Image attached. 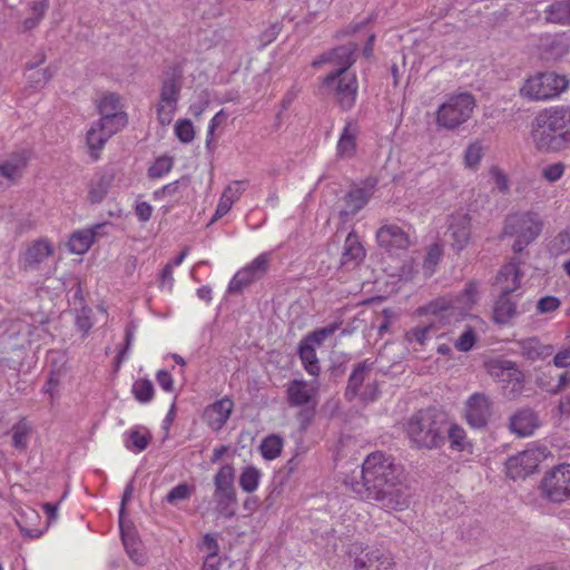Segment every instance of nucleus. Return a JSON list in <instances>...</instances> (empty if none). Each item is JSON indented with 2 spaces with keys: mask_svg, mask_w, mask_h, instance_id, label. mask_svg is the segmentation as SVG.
<instances>
[{
  "mask_svg": "<svg viewBox=\"0 0 570 570\" xmlns=\"http://www.w3.org/2000/svg\"><path fill=\"white\" fill-rule=\"evenodd\" d=\"M445 434L450 441V448L454 451L462 452L471 446L464 429L455 422H449L446 419Z\"/></svg>",
  "mask_w": 570,
  "mask_h": 570,
  "instance_id": "nucleus-38",
  "label": "nucleus"
},
{
  "mask_svg": "<svg viewBox=\"0 0 570 570\" xmlns=\"http://www.w3.org/2000/svg\"><path fill=\"white\" fill-rule=\"evenodd\" d=\"M449 233L452 239V246L456 250L466 247L471 236V218L468 213L458 210L449 218Z\"/></svg>",
  "mask_w": 570,
  "mask_h": 570,
  "instance_id": "nucleus-22",
  "label": "nucleus"
},
{
  "mask_svg": "<svg viewBox=\"0 0 570 570\" xmlns=\"http://www.w3.org/2000/svg\"><path fill=\"white\" fill-rule=\"evenodd\" d=\"M337 330L336 325L326 326L314 331L307 335L299 344L298 355L305 371L317 376L320 373V364L316 356V348L330 336H332Z\"/></svg>",
  "mask_w": 570,
  "mask_h": 570,
  "instance_id": "nucleus-14",
  "label": "nucleus"
},
{
  "mask_svg": "<svg viewBox=\"0 0 570 570\" xmlns=\"http://www.w3.org/2000/svg\"><path fill=\"white\" fill-rule=\"evenodd\" d=\"M443 249L440 244H432L429 247L426 257L423 263V269L426 276H431L434 273L435 266L441 261Z\"/></svg>",
  "mask_w": 570,
  "mask_h": 570,
  "instance_id": "nucleus-48",
  "label": "nucleus"
},
{
  "mask_svg": "<svg viewBox=\"0 0 570 570\" xmlns=\"http://www.w3.org/2000/svg\"><path fill=\"white\" fill-rule=\"evenodd\" d=\"M92 325V311L90 307L85 306L77 311L76 326L80 332L85 335L88 334Z\"/></svg>",
  "mask_w": 570,
  "mask_h": 570,
  "instance_id": "nucleus-53",
  "label": "nucleus"
},
{
  "mask_svg": "<svg viewBox=\"0 0 570 570\" xmlns=\"http://www.w3.org/2000/svg\"><path fill=\"white\" fill-rule=\"evenodd\" d=\"M173 267L174 266L171 264L165 265L160 275L161 286H167L168 291H171L174 285Z\"/></svg>",
  "mask_w": 570,
  "mask_h": 570,
  "instance_id": "nucleus-64",
  "label": "nucleus"
},
{
  "mask_svg": "<svg viewBox=\"0 0 570 570\" xmlns=\"http://www.w3.org/2000/svg\"><path fill=\"white\" fill-rule=\"evenodd\" d=\"M115 177L116 174L112 168L104 169L94 176L88 190V199L91 204H99L106 198Z\"/></svg>",
  "mask_w": 570,
  "mask_h": 570,
  "instance_id": "nucleus-28",
  "label": "nucleus"
},
{
  "mask_svg": "<svg viewBox=\"0 0 570 570\" xmlns=\"http://www.w3.org/2000/svg\"><path fill=\"white\" fill-rule=\"evenodd\" d=\"M203 548H205L208 551L204 560H210L212 562L222 561V559L218 556L219 544L216 534L206 533L203 539Z\"/></svg>",
  "mask_w": 570,
  "mask_h": 570,
  "instance_id": "nucleus-51",
  "label": "nucleus"
},
{
  "mask_svg": "<svg viewBox=\"0 0 570 570\" xmlns=\"http://www.w3.org/2000/svg\"><path fill=\"white\" fill-rule=\"evenodd\" d=\"M521 353L529 360H546L553 353V346L542 344L537 337H529L519 342Z\"/></svg>",
  "mask_w": 570,
  "mask_h": 570,
  "instance_id": "nucleus-32",
  "label": "nucleus"
},
{
  "mask_svg": "<svg viewBox=\"0 0 570 570\" xmlns=\"http://www.w3.org/2000/svg\"><path fill=\"white\" fill-rule=\"evenodd\" d=\"M544 18L549 22L570 24V0H558L544 9Z\"/></svg>",
  "mask_w": 570,
  "mask_h": 570,
  "instance_id": "nucleus-36",
  "label": "nucleus"
},
{
  "mask_svg": "<svg viewBox=\"0 0 570 570\" xmlns=\"http://www.w3.org/2000/svg\"><path fill=\"white\" fill-rule=\"evenodd\" d=\"M564 173V166L561 163H554L549 166H547L542 175L543 177L549 181H557L559 180Z\"/></svg>",
  "mask_w": 570,
  "mask_h": 570,
  "instance_id": "nucleus-59",
  "label": "nucleus"
},
{
  "mask_svg": "<svg viewBox=\"0 0 570 570\" xmlns=\"http://www.w3.org/2000/svg\"><path fill=\"white\" fill-rule=\"evenodd\" d=\"M348 556L353 570H395L394 558L381 548L354 543L350 548Z\"/></svg>",
  "mask_w": 570,
  "mask_h": 570,
  "instance_id": "nucleus-10",
  "label": "nucleus"
},
{
  "mask_svg": "<svg viewBox=\"0 0 570 570\" xmlns=\"http://www.w3.org/2000/svg\"><path fill=\"white\" fill-rule=\"evenodd\" d=\"M184 69L174 63L163 71L160 77L159 100L155 106L157 120L161 126H168L178 108L183 88Z\"/></svg>",
  "mask_w": 570,
  "mask_h": 570,
  "instance_id": "nucleus-5",
  "label": "nucleus"
},
{
  "mask_svg": "<svg viewBox=\"0 0 570 570\" xmlns=\"http://www.w3.org/2000/svg\"><path fill=\"white\" fill-rule=\"evenodd\" d=\"M553 364L557 367L570 366V347L559 351L553 358Z\"/></svg>",
  "mask_w": 570,
  "mask_h": 570,
  "instance_id": "nucleus-62",
  "label": "nucleus"
},
{
  "mask_svg": "<svg viewBox=\"0 0 570 570\" xmlns=\"http://www.w3.org/2000/svg\"><path fill=\"white\" fill-rule=\"evenodd\" d=\"M49 8V0H40L37 2H33L31 6L32 17H36L38 21H41V19L45 17L46 11Z\"/></svg>",
  "mask_w": 570,
  "mask_h": 570,
  "instance_id": "nucleus-63",
  "label": "nucleus"
},
{
  "mask_svg": "<svg viewBox=\"0 0 570 570\" xmlns=\"http://www.w3.org/2000/svg\"><path fill=\"white\" fill-rule=\"evenodd\" d=\"M544 117L543 126L552 129L559 138L561 145L564 147L570 142V107H552L543 110Z\"/></svg>",
  "mask_w": 570,
  "mask_h": 570,
  "instance_id": "nucleus-20",
  "label": "nucleus"
},
{
  "mask_svg": "<svg viewBox=\"0 0 570 570\" xmlns=\"http://www.w3.org/2000/svg\"><path fill=\"white\" fill-rule=\"evenodd\" d=\"M191 494L190 487L186 483H180L174 487L166 495V501L170 504H176L179 501L189 499Z\"/></svg>",
  "mask_w": 570,
  "mask_h": 570,
  "instance_id": "nucleus-54",
  "label": "nucleus"
},
{
  "mask_svg": "<svg viewBox=\"0 0 570 570\" xmlns=\"http://www.w3.org/2000/svg\"><path fill=\"white\" fill-rule=\"evenodd\" d=\"M358 126L354 121L346 122L340 139L337 141V156L341 158H351L356 151V138L358 135Z\"/></svg>",
  "mask_w": 570,
  "mask_h": 570,
  "instance_id": "nucleus-30",
  "label": "nucleus"
},
{
  "mask_svg": "<svg viewBox=\"0 0 570 570\" xmlns=\"http://www.w3.org/2000/svg\"><path fill=\"white\" fill-rule=\"evenodd\" d=\"M283 449V439L278 435L271 434L266 436L261 445V454L266 460H274L277 458Z\"/></svg>",
  "mask_w": 570,
  "mask_h": 570,
  "instance_id": "nucleus-43",
  "label": "nucleus"
},
{
  "mask_svg": "<svg viewBox=\"0 0 570 570\" xmlns=\"http://www.w3.org/2000/svg\"><path fill=\"white\" fill-rule=\"evenodd\" d=\"M375 179H367L362 185L353 187L344 197L345 206L341 209L340 216L345 223L350 217L361 210L374 194Z\"/></svg>",
  "mask_w": 570,
  "mask_h": 570,
  "instance_id": "nucleus-16",
  "label": "nucleus"
},
{
  "mask_svg": "<svg viewBox=\"0 0 570 570\" xmlns=\"http://www.w3.org/2000/svg\"><path fill=\"white\" fill-rule=\"evenodd\" d=\"M317 391L315 380L311 382L293 381L287 389L291 401L295 404H308L313 402Z\"/></svg>",
  "mask_w": 570,
  "mask_h": 570,
  "instance_id": "nucleus-31",
  "label": "nucleus"
},
{
  "mask_svg": "<svg viewBox=\"0 0 570 570\" xmlns=\"http://www.w3.org/2000/svg\"><path fill=\"white\" fill-rule=\"evenodd\" d=\"M518 314L517 303L509 296L500 294L493 309V320L499 324H507Z\"/></svg>",
  "mask_w": 570,
  "mask_h": 570,
  "instance_id": "nucleus-35",
  "label": "nucleus"
},
{
  "mask_svg": "<svg viewBox=\"0 0 570 570\" xmlns=\"http://www.w3.org/2000/svg\"><path fill=\"white\" fill-rule=\"evenodd\" d=\"M481 298L478 283L471 282L456 295L440 296L417 309L419 315H431L443 326H453L470 316Z\"/></svg>",
  "mask_w": 570,
  "mask_h": 570,
  "instance_id": "nucleus-2",
  "label": "nucleus"
},
{
  "mask_svg": "<svg viewBox=\"0 0 570 570\" xmlns=\"http://www.w3.org/2000/svg\"><path fill=\"white\" fill-rule=\"evenodd\" d=\"M226 119V115L224 110H219L209 121L208 130L206 135V148H212V142L214 140V132L216 128Z\"/></svg>",
  "mask_w": 570,
  "mask_h": 570,
  "instance_id": "nucleus-58",
  "label": "nucleus"
},
{
  "mask_svg": "<svg viewBox=\"0 0 570 570\" xmlns=\"http://www.w3.org/2000/svg\"><path fill=\"white\" fill-rule=\"evenodd\" d=\"M365 257V249L362 246L357 235L354 232L348 233L345 244L344 250L342 255V263L358 265Z\"/></svg>",
  "mask_w": 570,
  "mask_h": 570,
  "instance_id": "nucleus-33",
  "label": "nucleus"
},
{
  "mask_svg": "<svg viewBox=\"0 0 570 570\" xmlns=\"http://www.w3.org/2000/svg\"><path fill=\"white\" fill-rule=\"evenodd\" d=\"M478 341V335L475 332V327L468 324L464 326L461 335L454 340V347L460 352H469L471 351Z\"/></svg>",
  "mask_w": 570,
  "mask_h": 570,
  "instance_id": "nucleus-44",
  "label": "nucleus"
},
{
  "mask_svg": "<svg viewBox=\"0 0 570 570\" xmlns=\"http://www.w3.org/2000/svg\"><path fill=\"white\" fill-rule=\"evenodd\" d=\"M119 130V126H111L100 120L91 125L86 134V144L89 149V155L94 161L99 159L100 151L108 139Z\"/></svg>",
  "mask_w": 570,
  "mask_h": 570,
  "instance_id": "nucleus-21",
  "label": "nucleus"
},
{
  "mask_svg": "<svg viewBox=\"0 0 570 570\" xmlns=\"http://www.w3.org/2000/svg\"><path fill=\"white\" fill-rule=\"evenodd\" d=\"M235 470L230 464L223 465L214 476V501L216 511L225 519L236 514L237 498L234 487Z\"/></svg>",
  "mask_w": 570,
  "mask_h": 570,
  "instance_id": "nucleus-9",
  "label": "nucleus"
},
{
  "mask_svg": "<svg viewBox=\"0 0 570 570\" xmlns=\"http://www.w3.org/2000/svg\"><path fill=\"white\" fill-rule=\"evenodd\" d=\"M522 277L523 273L520 268V264L515 261H510L499 271L495 285L500 294L510 295L520 288Z\"/></svg>",
  "mask_w": 570,
  "mask_h": 570,
  "instance_id": "nucleus-24",
  "label": "nucleus"
},
{
  "mask_svg": "<svg viewBox=\"0 0 570 570\" xmlns=\"http://www.w3.org/2000/svg\"><path fill=\"white\" fill-rule=\"evenodd\" d=\"M94 240V230H78L71 235L68 246L71 253L83 254L90 248Z\"/></svg>",
  "mask_w": 570,
  "mask_h": 570,
  "instance_id": "nucleus-40",
  "label": "nucleus"
},
{
  "mask_svg": "<svg viewBox=\"0 0 570 570\" xmlns=\"http://www.w3.org/2000/svg\"><path fill=\"white\" fill-rule=\"evenodd\" d=\"M233 409L234 402L229 397H223L205 409L204 421L212 430L219 431L228 421Z\"/></svg>",
  "mask_w": 570,
  "mask_h": 570,
  "instance_id": "nucleus-26",
  "label": "nucleus"
},
{
  "mask_svg": "<svg viewBox=\"0 0 570 570\" xmlns=\"http://www.w3.org/2000/svg\"><path fill=\"white\" fill-rule=\"evenodd\" d=\"M543 220L535 212H518L505 218L503 235L513 237L512 245L514 253H521L527 246L534 242L541 234Z\"/></svg>",
  "mask_w": 570,
  "mask_h": 570,
  "instance_id": "nucleus-6",
  "label": "nucleus"
},
{
  "mask_svg": "<svg viewBox=\"0 0 570 570\" xmlns=\"http://www.w3.org/2000/svg\"><path fill=\"white\" fill-rule=\"evenodd\" d=\"M362 482L352 490L385 511H404L411 503V490L403 466L381 451L368 454L362 464Z\"/></svg>",
  "mask_w": 570,
  "mask_h": 570,
  "instance_id": "nucleus-1",
  "label": "nucleus"
},
{
  "mask_svg": "<svg viewBox=\"0 0 570 570\" xmlns=\"http://www.w3.org/2000/svg\"><path fill=\"white\" fill-rule=\"evenodd\" d=\"M425 316L428 317L429 323L420 324L406 332L405 338L410 344L423 346L432 337V331L435 327H444L439 322L434 321L431 315Z\"/></svg>",
  "mask_w": 570,
  "mask_h": 570,
  "instance_id": "nucleus-34",
  "label": "nucleus"
},
{
  "mask_svg": "<svg viewBox=\"0 0 570 570\" xmlns=\"http://www.w3.org/2000/svg\"><path fill=\"white\" fill-rule=\"evenodd\" d=\"M119 109L120 100L116 94L104 96L98 105L99 120L111 126H119V129L124 128L127 124V115Z\"/></svg>",
  "mask_w": 570,
  "mask_h": 570,
  "instance_id": "nucleus-25",
  "label": "nucleus"
},
{
  "mask_svg": "<svg viewBox=\"0 0 570 570\" xmlns=\"http://www.w3.org/2000/svg\"><path fill=\"white\" fill-rule=\"evenodd\" d=\"M550 250L554 255H561L570 252V234L568 232L559 233L551 242Z\"/></svg>",
  "mask_w": 570,
  "mask_h": 570,
  "instance_id": "nucleus-52",
  "label": "nucleus"
},
{
  "mask_svg": "<svg viewBox=\"0 0 570 570\" xmlns=\"http://www.w3.org/2000/svg\"><path fill=\"white\" fill-rule=\"evenodd\" d=\"M373 364V362L366 360L358 363L353 370L346 389V395L350 399L358 396L363 402L376 400L379 389Z\"/></svg>",
  "mask_w": 570,
  "mask_h": 570,
  "instance_id": "nucleus-11",
  "label": "nucleus"
},
{
  "mask_svg": "<svg viewBox=\"0 0 570 570\" xmlns=\"http://www.w3.org/2000/svg\"><path fill=\"white\" fill-rule=\"evenodd\" d=\"M548 453L544 446H533L510 456L505 463L508 476L517 480L533 473Z\"/></svg>",
  "mask_w": 570,
  "mask_h": 570,
  "instance_id": "nucleus-12",
  "label": "nucleus"
},
{
  "mask_svg": "<svg viewBox=\"0 0 570 570\" xmlns=\"http://www.w3.org/2000/svg\"><path fill=\"white\" fill-rule=\"evenodd\" d=\"M544 120L541 112L534 118L531 127L532 142L540 150H560L563 146L560 142L559 136L552 131V129L548 128V126H543Z\"/></svg>",
  "mask_w": 570,
  "mask_h": 570,
  "instance_id": "nucleus-23",
  "label": "nucleus"
},
{
  "mask_svg": "<svg viewBox=\"0 0 570 570\" xmlns=\"http://www.w3.org/2000/svg\"><path fill=\"white\" fill-rule=\"evenodd\" d=\"M53 252L55 249L48 239L40 238L33 242L23 254V268L37 269L42 262L53 255Z\"/></svg>",
  "mask_w": 570,
  "mask_h": 570,
  "instance_id": "nucleus-27",
  "label": "nucleus"
},
{
  "mask_svg": "<svg viewBox=\"0 0 570 570\" xmlns=\"http://www.w3.org/2000/svg\"><path fill=\"white\" fill-rule=\"evenodd\" d=\"M30 433L31 426L26 420H20L11 429L12 445L19 451H24L28 446Z\"/></svg>",
  "mask_w": 570,
  "mask_h": 570,
  "instance_id": "nucleus-42",
  "label": "nucleus"
},
{
  "mask_svg": "<svg viewBox=\"0 0 570 570\" xmlns=\"http://www.w3.org/2000/svg\"><path fill=\"white\" fill-rule=\"evenodd\" d=\"M24 163L20 159L6 160L0 164V176L13 183L22 175Z\"/></svg>",
  "mask_w": 570,
  "mask_h": 570,
  "instance_id": "nucleus-47",
  "label": "nucleus"
},
{
  "mask_svg": "<svg viewBox=\"0 0 570 570\" xmlns=\"http://www.w3.org/2000/svg\"><path fill=\"white\" fill-rule=\"evenodd\" d=\"M261 479V472L255 466H246L239 475V485L240 488L247 492H254Z\"/></svg>",
  "mask_w": 570,
  "mask_h": 570,
  "instance_id": "nucleus-45",
  "label": "nucleus"
},
{
  "mask_svg": "<svg viewBox=\"0 0 570 570\" xmlns=\"http://www.w3.org/2000/svg\"><path fill=\"white\" fill-rule=\"evenodd\" d=\"M475 106V99L470 92L452 94L439 106L435 122L440 128L454 130L472 117Z\"/></svg>",
  "mask_w": 570,
  "mask_h": 570,
  "instance_id": "nucleus-7",
  "label": "nucleus"
},
{
  "mask_svg": "<svg viewBox=\"0 0 570 570\" xmlns=\"http://www.w3.org/2000/svg\"><path fill=\"white\" fill-rule=\"evenodd\" d=\"M322 61L334 63L337 68L324 80V86L328 88L344 109L354 106L357 96L356 75L348 70L354 63L353 49L350 47H338L324 56Z\"/></svg>",
  "mask_w": 570,
  "mask_h": 570,
  "instance_id": "nucleus-3",
  "label": "nucleus"
},
{
  "mask_svg": "<svg viewBox=\"0 0 570 570\" xmlns=\"http://www.w3.org/2000/svg\"><path fill=\"white\" fill-rule=\"evenodd\" d=\"M175 135L183 144H189L195 138V129L191 120L179 119L175 125Z\"/></svg>",
  "mask_w": 570,
  "mask_h": 570,
  "instance_id": "nucleus-49",
  "label": "nucleus"
},
{
  "mask_svg": "<svg viewBox=\"0 0 570 570\" xmlns=\"http://www.w3.org/2000/svg\"><path fill=\"white\" fill-rule=\"evenodd\" d=\"M484 155L482 141L474 140L470 142L463 153V164L465 168L476 170Z\"/></svg>",
  "mask_w": 570,
  "mask_h": 570,
  "instance_id": "nucleus-41",
  "label": "nucleus"
},
{
  "mask_svg": "<svg viewBox=\"0 0 570 570\" xmlns=\"http://www.w3.org/2000/svg\"><path fill=\"white\" fill-rule=\"evenodd\" d=\"M229 191H232V186H228L225 189V191L218 203V206L216 208V213H215L213 219H218L229 212V209L234 203V197L229 196Z\"/></svg>",
  "mask_w": 570,
  "mask_h": 570,
  "instance_id": "nucleus-56",
  "label": "nucleus"
},
{
  "mask_svg": "<svg viewBox=\"0 0 570 570\" xmlns=\"http://www.w3.org/2000/svg\"><path fill=\"white\" fill-rule=\"evenodd\" d=\"M568 86L569 80L563 75L552 71L538 72L524 80L520 95L533 101L550 100L563 92Z\"/></svg>",
  "mask_w": 570,
  "mask_h": 570,
  "instance_id": "nucleus-8",
  "label": "nucleus"
},
{
  "mask_svg": "<svg viewBox=\"0 0 570 570\" xmlns=\"http://www.w3.org/2000/svg\"><path fill=\"white\" fill-rule=\"evenodd\" d=\"M173 168V159L170 157H159L156 161L149 167L148 176L150 178H160L167 173H169Z\"/></svg>",
  "mask_w": 570,
  "mask_h": 570,
  "instance_id": "nucleus-50",
  "label": "nucleus"
},
{
  "mask_svg": "<svg viewBox=\"0 0 570 570\" xmlns=\"http://www.w3.org/2000/svg\"><path fill=\"white\" fill-rule=\"evenodd\" d=\"M490 374L498 379L503 385L507 394L511 397L518 395L522 390L523 375L519 368L510 361L494 362L489 367Z\"/></svg>",
  "mask_w": 570,
  "mask_h": 570,
  "instance_id": "nucleus-18",
  "label": "nucleus"
},
{
  "mask_svg": "<svg viewBox=\"0 0 570 570\" xmlns=\"http://www.w3.org/2000/svg\"><path fill=\"white\" fill-rule=\"evenodd\" d=\"M489 174L491 176V179L493 180V184L495 188L502 193H505L509 190V179L505 173L499 168L498 166H492L489 169Z\"/></svg>",
  "mask_w": 570,
  "mask_h": 570,
  "instance_id": "nucleus-55",
  "label": "nucleus"
},
{
  "mask_svg": "<svg viewBox=\"0 0 570 570\" xmlns=\"http://www.w3.org/2000/svg\"><path fill=\"white\" fill-rule=\"evenodd\" d=\"M272 254L262 253L248 265L239 269L230 279L228 284V293L237 294L240 293L245 287L254 282L262 279L267 271L271 263Z\"/></svg>",
  "mask_w": 570,
  "mask_h": 570,
  "instance_id": "nucleus-15",
  "label": "nucleus"
},
{
  "mask_svg": "<svg viewBox=\"0 0 570 570\" xmlns=\"http://www.w3.org/2000/svg\"><path fill=\"white\" fill-rule=\"evenodd\" d=\"M376 240L380 247L391 254L405 250L411 245L410 234L396 224H385L376 232Z\"/></svg>",
  "mask_w": 570,
  "mask_h": 570,
  "instance_id": "nucleus-17",
  "label": "nucleus"
},
{
  "mask_svg": "<svg viewBox=\"0 0 570 570\" xmlns=\"http://www.w3.org/2000/svg\"><path fill=\"white\" fill-rule=\"evenodd\" d=\"M561 305L559 298L554 296H544L538 301L537 309L540 314H547L557 311Z\"/></svg>",
  "mask_w": 570,
  "mask_h": 570,
  "instance_id": "nucleus-57",
  "label": "nucleus"
},
{
  "mask_svg": "<svg viewBox=\"0 0 570 570\" xmlns=\"http://www.w3.org/2000/svg\"><path fill=\"white\" fill-rule=\"evenodd\" d=\"M132 394L140 403H148L154 397V385L148 379H139L132 384Z\"/></svg>",
  "mask_w": 570,
  "mask_h": 570,
  "instance_id": "nucleus-46",
  "label": "nucleus"
},
{
  "mask_svg": "<svg viewBox=\"0 0 570 570\" xmlns=\"http://www.w3.org/2000/svg\"><path fill=\"white\" fill-rule=\"evenodd\" d=\"M539 426L537 414L529 409L518 411L510 421V429L519 436H528Z\"/></svg>",
  "mask_w": 570,
  "mask_h": 570,
  "instance_id": "nucleus-29",
  "label": "nucleus"
},
{
  "mask_svg": "<svg viewBox=\"0 0 570 570\" xmlns=\"http://www.w3.org/2000/svg\"><path fill=\"white\" fill-rule=\"evenodd\" d=\"M120 527L122 528V524ZM121 538L129 558L137 564H145L147 558L142 550L141 542L138 541L134 534L126 533L122 529Z\"/></svg>",
  "mask_w": 570,
  "mask_h": 570,
  "instance_id": "nucleus-39",
  "label": "nucleus"
},
{
  "mask_svg": "<svg viewBox=\"0 0 570 570\" xmlns=\"http://www.w3.org/2000/svg\"><path fill=\"white\" fill-rule=\"evenodd\" d=\"M492 414V402L483 393L472 394L464 403V417L473 428H482Z\"/></svg>",
  "mask_w": 570,
  "mask_h": 570,
  "instance_id": "nucleus-19",
  "label": "nucleus"
},
{
  "mask_svg": "<svg viewBox=\"0 0 570 570\" xmlns=\"http://www.w3.org/2000/svg\"><path fill=\"white\" fill-rule=\"evenodd\" d=\"M135 212L139 220L147 222L153 214V207L147 202H140L136 205Z\"/></svg>",
  "mask_w": 570,
  "mask_h": 570,
  "instance_id": "nucleus-61",
  "label": "nucleus"
},
{
  "mask_svg": "<svg viewBox=\"0 0 570 570\" xmlns=\"http://www.w3.org/2000/svg\"><path fill=\"white\" fill-rule=\"evenodd\" d=\"M156 379L158 384L164 389L166 392L173 391L174 387V380L169 372L165 370H159L156 374Z\"/></svg>",
  "mask_w": 570,
  "mask_h": 570,
  "instance_id": "nucleus-60",
  "label": "nucleus"
},
{
  "mask_svg": "<svg viewBox=\"0 0 570 570\" xmlns=\"http://www.w3.org/2000/svg\"><path fill=\"white\" fill-rule=\"evenodd\" d=\"M406 435L417 449H439L445 443V415L432 410L419 411L406 423Z\"/></svg>",
  "mask_w": 570,
  "mask_h": 570,
  "instance_id": "nucleus-4",
  "label": "nucleus"
},
{
  "mask_svg": "<svg viewBox=\"0 0 570 570\" xmlns=\"http://www.w3.org/2000/svg\"><path fill=\"white\" fill-rule=\"evenodd\" d=\"M543 495L552 502L570 499V464H560L547 472L541 481Z\"/></svg>",
  "mask_w": 570,
  "mask_h": 570,
  "instance_id": "nucleus-13",
  "label": "nucleus"
},
{
  "mask_svg": "<svg viewBox=\"0 0 570 570\" xmlns=\"http://www.w3.org/2000/svg\"><path fill=\"white\" fill-rule=\"evenodd\" d=\"M125 446L134 452H141L147 449L151 441L148 430L137 426L125 434Z\"/></svg>",
  "mask_w": 570,
  "mask_h": 570,
  "instance_id": "nucleus-37",
  "label": "nucleus"
}]
</instances>
